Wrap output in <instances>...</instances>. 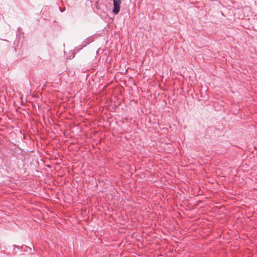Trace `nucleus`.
<instances>
[{
	"label": "nucleus",
	"mask_w": 257,
	"mask_h": 257,
	"mask_svg": "<svg viewBox=\"0 0 257 257\" xmlns=\"http://www.w3.org/2000/svg\"><path fill=\"white\" fill-rule=\"evenodd\" d=\"M59 9L60 11L61 12H63L64 11V10H63L62 9H61V8H60V7H59Z\"/></svg>",
	"instance_id": "f03ea898"
},
{
	"label": "nucleus",
	"mask_w": 257,
	"mask_h": 257,
	"mask_svg": "<svg viewBox=\"0 0 257 257\" xmlns=\"http://www.w3.org/2000/svg\"><path fill=\"white\" fill-rule=\"evenodd\" d=\"M121 1L122 0H113V9L112 12L115 15L118 14L119 12Z\"/></svg>",
	"instance_id": "f257e3e1"
}]
</instances>
